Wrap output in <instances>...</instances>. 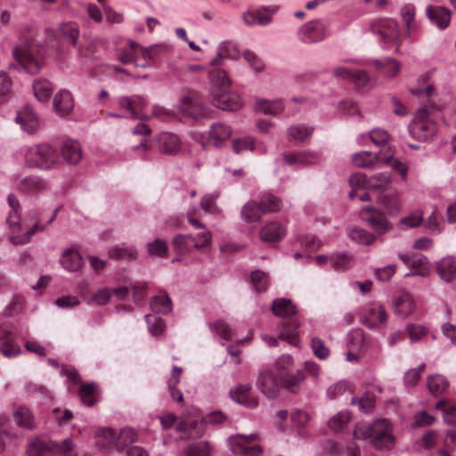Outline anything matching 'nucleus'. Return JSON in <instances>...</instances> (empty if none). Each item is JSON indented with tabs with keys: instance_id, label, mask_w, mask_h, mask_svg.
Returning a JSON list of instances; mask_svg holds the SVG:
<instances>
[{
	"instance_id": "f257e3e1",
	"label": "nucleus",
	"mask_w": 456,
	"mask_h": 456,
	"mask_svg": "<svg viewBox=\"0 0 456 456\" xmlns=\"http://www.w3.org/2000/svg\"><path fill=\"white\" fill-rule=\"evenodd\" d=\"M209 77L211 81L210 96L213 105L223 110L235 111L240 110L242 102L240 95L228 91L231 81L226 71L223 69L210 70Z\"/></svg>"
},
{
	"instance_id": "f03ea898",
	"label": "nucleus",
	"mask_w": 456,
	"mask_h": 456,
	"mask_svg": "<svg viewBox=\"0 0 456 456\" xmlns=\"http://www.w3.org/2000/svg\"><path fill=\"white\" fill-rule=\"evenodd\" d=\"M354 436L358 440L369 439L374 447L380 450H391L395 446L390 422L385 419H377L371 425L357 424Z\"/></svg>"
},
{
	"instance_id": "7ed1b4c3",
	"label": "nucleus",
	"mask_w": 456,
	"mask_h": 456,
	"mask_svg": "<svg viewBox=\"0 0 456 456\" xmlns=\"http://www.w3.org/2000/svg\"><path fill=\"white\" fill-rule=\"evenodd\" d=\"M256 386L267 398H277L285 387V366L282 361L259 371Z\"/></svg>"
},
{
	"instance_id": "20e7f679",
	"label": "nucleus",
	"mask_w": 456,
	"mask_h": 456,
	"mask_svg": "<svg viewBox=\"0 0 456 456\" xmlns=\"http://www.w3.org/2000/svg\"><path fill=\"white\" fill-rule=\"evenodd\" d=\"M8 205L12 208V211L10 212L7 223L10 229V236L9 240L13 245H23L28 243L32 235L37 231H44L45 229L46 225H37L34 224L30 229L26 231L25 232L21 233V224L20 222V216L18 214V209L20 208V203L17 199V197L11 193L9 194L7 198Z\"/></svg>"
},
{
	"instance_id": "39448f33",
	"label": "nucleus",
	"mask_w": 456,
	"mask_h": 456,
	"mask_svg": "<svg viewBox=\"0 0 456 456\" xmlns=\"http://www.w3.org/2000/svg\"><path fill=\"white\" fill-rule=\"evenodd\" d=\"M59 163L57 152L47 143L32 145L25 153V164L31 168L50 170L55 168Z\"/></svg>"
},
{
	"instance_id": "423d86ee",
	"label": "nucleus",
	"mask_w": 456,
	"mask_h": 456,
	"mask_svg": "<svg viewBox=\"0 0 456 456\" xmlns=\"http://www.w3.org/2000/svg\"><path fill=\"white\" fill-rule=\"evenodd\" d=\"M436 108L434 106L419 109L411 123L409 125V132L412 138L419 141H428L436 133V125L434 121V114Z\"/></svg>"
},
{
	"instance_id": "0eeeda50",
	"label": "nucleus",
	"mask_w": 456,
	"mask_h": 456,
	"mask_svg": "<svg viewBox=\"0 0 456 456\" xmlns=\"http://www.w3.org/2000/svg\"><path fill=\"white\" fill-rule=\"evenodd\" d=\"M28 456H77V453L71 438L65 439L61 444L43 439H35L27 448Z\"/></svg>"
},
{
	"instance_id": "6e6552de",
	"label": "nucleus",
	"mask_w": 456,
	"mask_h": 456,
	"mask_svg": "<svg viewBox=\"0 0 456 456\" xmlns=\"http://www.w3.org/2000/svg\"><path fill=\"white\" fill-rule=\"evenodd\" d=\"M13 55L21 67L30 74L37 73L43 65V55L39 46L32 42H26L13 50Z\"/></svg>"
},
{
	"instance_id": "1a4fd4ad",
	"label": "nucleus",
	"mask_w": 456,
	"mask_h": 456,
	"mask_svg": "<svg viewBox=\"0 0 456 456\" xmlns=\"http://www.w3.org/2000/svg\"><path fill=\"white\" fill-rule=\"evenodd\" d=\"M260 436L256 433L250 435L238 434L228 438L230 450L242 456H263V447L259 444Z\"/></svg>"
},
{
	"instance_id": "9d476101",
	"label": "nucleus",
	"mask_w": 456,
	"mask_h": 456,
	"mask_svg": "<svg viewBox=\"0 0 456 456\" xmlns=\"http://www.w3.org/2000/svg\"><path fill=\"white\" fill-rule=\"evenodd\" d=\"M280 7L277 5L261 6L256 10H248L242 13V20L246 26H267L273 17L278 12Z\"/></svg>"
},
{
	"instance_id": "9b49d317",
	"label": "nucleus",
	"mask_w": 456,
	"mask_h": 456,
	"mask_svg": "<svg viewBox=\"0 0 456 456\" xmlns=\"http://www.w3.org/2000/svg\"><path fill=\"white\" fill-rule=\"evenodd\" d=\"M372 31L379 34L385 45H396L400 44L401 33L396 20L384 19L372 27Z\"/></svg>"
},
{
	"instance_id": "f8f14e48",
	"label": "nucleus",
	"mask_w": 456,
	"mask_h": 456,
	"mask_svg": "<svg viewBox=\"0 0 456 456\" xmlns=\"http://www.w3.org/2000/svg\"><path fill=\"white\" fill-rule=\"evenodd\" d=\"M328 36L323 21L315 20L303 25L298 30L299 39L306 44L319 42Z\"/></svg>"
},
{
	"instance_id": "ddd939ff",
	"label": "nucleus",
	"mask_w": 456,
	"mask_h": 456,
	"mask_svg": "<svg viewBox=\"0 0 456 456\" xmlns=\"http://www.w3.org/2000/svg\"><path fill=\"white\" fill-rule=\"evenodd\" d=\"M387 314L385 308L378 303H370L362 311V323L370 329H376L385 324Z\"/></svg>"
},
{
	"instance_id": "4468645a",
	"label": "nucleus",
	"mask_w": 456,
	"mask_h": 456,
	"mask_svg": "<svg viewBox=\"0 0 456 456\" xmlns=\"http://www.w3.org/2000/svg\"><path fill=\"white\" fill-rule=\"evenodd\" d=\"M360 216L379 234H383L392 229V224L379 216L371 207L363 208L360 213Z\"/></svg>"
},
{
	"instance_id": "2eb2a0df",
	"label": "nucleus",
	"mask_w": 456,
	"mask_h": 456,
	"mask_svg": "<svg viewBox=\"0 0 456 456\" xmlns=\"http://www.w3.org/2000/svg\"><path fill=\"white\" fill-rule=\"evenodd\" d=\"M15 120L20 124L21 129L28 134L36 133L40 126L38 117L29 105H26L17 113Z\"/></svg>"
},
{
	"instance_id": "dca6fc26",
	"label": "nucleus",
	"mask_w": 456,
	"mask_h": 456,
	"mask_svg": "<svg viewBox=\"0 0 456 456\" xmlns=\"http://www.w3.org/2000/svg\"><path fill=\"white\" fill-rule=\"evenodd\" d=\"M118 105L129 112L131 118L139 119L142 118L140 114L146 106V101L139 94L122 96L118 99Z\"/></svg>"
},
{
	"instance_id": "f3484780",
	"label": "nucleus",
	"mask_w": 456,
	"mask_h": 456,
	"mask_svg": "<svg viewBox=\"0 0 456 456\" xmlns=\"http://www.w3.org/2000/svg\"><path fill=\"white\" fill-rule=\"evenodd\" d=\"M230 126L222 122L214 123L208 132V142L216 148H221L232 137Z\"/></svg>"
},
{
	"instance_id": "a211bd4d",
	"label": "nucleus",
	"mask_w": 456,
	"mask_h": 456,
	"mask_svg": "<svg viewBox=\"0 0 456 456\" xmlns=\"http://www.w3.org/2000/svg\"><path fill=\"white\" fill-rule=\"evenodd\" d=\"M287 343L299 347L300 339L298 337V333L296 331H289L290 329L293 330H297L300 326V322L297 318H291L292 316L297 314V306L292 304V302L287 299Z\"/></svg>"
},
{
	"instance_id": "6ab92c4d",
	"label": "nucleus",
	"mask_w": 456,
	"mask_h": 456,
	"mask_svg": "<svg viewBox=\"0 0 456 456\" xmlns=\"http://www.w3.org/2000/svg\"><path fill=\"white\" fill-rule=\"evenodd\" d=\"M394 307L396 315L406 318L415 311L416 304L410 293L401 291L394 297Z\"/></svg>"
},
{
	"instance_id": "aec40b11",
	"label": "nucleus",
	"mask_w": 456,
	"mask_h": 456,
	"mask_svg": "<svg viewBox=\"0 0 456 456\" xmlns=\"http://www.w3.org/2000/svg\"><path fill=\"white\" fill-rule=\"evenodd\" d=\"M53 107L60 117H65L74 109V99L68 90H60L53 97Z\"/></svg>"
},
{
	"instance_id": "412c9836",
	"label": "nucleus",
	"mask_w": 456,
	"mask_h": 456,
	"mask_svg": "<svg viewBox=\"0 0 456 456\" xmlns=\"http://www.w3.org/2000/svg\"><path fill=\"white\" fill-rule=\"evenodd\" d=\"M156 144L159 152L167 155H175L181 149V142L177 135L170 133H162L156 138Z\"/></svg>"
},
{
	"instance_id": "4be33fe9",
	"label": "nucleus",
	"mask_w": 456,
	"mask_h": 456,
	"mask_svg": "<svg viewBox=\"0 0 456 456\" xmlns=\"http://www.w3.org/2000/svg\"><path fill=\"white\" fill-rule=\"evenodd\" d=\"M426 14L429 20L441 30L450 25L452 13L445 7L429 5L426 8Z\"/></svg>"
},
{
	"instance_id": "5701e85b",
	"label": "nucleus",
	"mask_w": 456,
	"mask_h": 456,
	"mask_svg": "<svg viewBox=\"0 0 456 456\" xmlns=\"http://www.w3.org/2000/svg\"><path fill=\"white\" fill-rule=\"evenodd\" d=\"M251 386L249 384H240L231 389L229 394L231 398L239 404L249 408L257 406L258 401L251 395Z\"/></svg>"
},
{
	"instance_id": "b1692460",
	"label": "nucleus",
	"mask_w": 456,
	"mask_h": 456,
	"mask_svg": "<svg viewBox=\"0 0 456 456\" xmlns=\"http://www.w3.org/2000/svg\"><path fill=\"white\" fill-rule=\"evenodd\" d=\"M379 203L384 212L390 216H396L402 208L401 198L397 191L383 192L379 197Z\"/></svg>"
},
{
	"instance_id": "393cba45",
	"label": "nucleus",
	"mask_w": 456,
	"mask_h": 456,
	"mask_svg": "<svg viewBox=\"0 0 456 456\" xmlns=\"http://www.w3.org/2000/svg\"><path fill=\"white\" fill-rule=\"evenodd\" d=\"M158 46H151L149 48L143 47L135 42H132V50H136V60H134V65L143 69H147L151 66L153 61L157 57Z\"/></svg>"
},
{
	"instance_id": "a878e982",
	"label": "nucleus",
	"mask_w": 456,
	"mask_h": 456,
	"mask_svg": "<svg viewBox=\"0 0 456 456\" xmlns=\"http://www.w3.org/2000/svg\"><path fill=\"white\" fill-rule=\"evenodd\" d=\"M61 154L62 159L69 165H77L82 159V149L78 142L68 139L61 147Z\"/></svg>"
},
{
	"instance_id": "bb28decb",
	"label": "nucleus",
	"mask_w": 456,
	"mask_h": 456,
	"mask_svg": "<svg viewBox=\"0 0 456 456\" xmlns=\"http://www.w3.org/2000/svg\"><path fill=\"white\" fill-rule=\"evenodd\" d=\"M96 445L102 452L109 453L117 448V433L112 428H100L95 432Z\"/></svg>"
},
{
	"instance_id": "cd10ccee",
	"label": "nucleus",
	"mask_w": 456,
	"mask_h": 456,
	"mask_svg": "<svg viewBox=\"0 0 456 456\" xmlns=\"http://www.w3.org/2000/svg\"><path fill=\"white\" fill-rule=\"evenodd\" d=\"M436 272L444 281H452L456 278V258L446 256L439 260L436 264Z\"/></svg>"
},
{
	"instance_id": "c85d7f7f",
	"label": "nucleus",
	"mask_w": 456,
	"mask_h": 456,
	"mask_svg": "<svg viewBox=\"0 0 456 456\" xmlns=\"http://www.w3.org/2000/svg\"><path fill=\"white\" fill-rule=\"evenodd\" d=\"M179 110L184 115L197 118L203 114L204 108L199 99L191 96H184L177 105Z\"/></svg>"
},
{
	"instance_id": "c756f323",
	"label": "nucleus",
	"mask_w": 456,
	"mask_h": 456,
	"mask_svg": "<svg viewBox=\"0 0 456 456\" xmlns=\"http://www.w3.org/2000/svg\"><path fill=\"white\" fill-rule=\"evenodd\" d=\"M16 187L26 193H37L45 188V182L39 176L31 175L18 180Z\"/></svg>"
},
{
	"instance_id": "7c9ffc66",
	"label": "nucleus",
	"mask_w": 456,
	"mask_h": 456,
	"mask_svg": "<svg viewBox=\"0 0 456 456\" xmlns=\"http://www.w3.org/2000/svg\"><path fill=\"white\" fill-rule=\"evenodd\" d=\"M61 264L63 268L69 272L78 271L82 265V256L78 251L75 249H66L61 256Z\"/></svg>"
},
{
	"instance_id": "2f4dec72",
	"label": "nucleus",
	"mask_w": 456,
	"mask_h": 456,
	"mask_svg": "<svg viewBox=\"0 0 456 456\" xmlns=\"http://www.w3.org/2000/svg\"><path fill=\"white\" fill-rule=\"evenodd\" d=\"M110 258L120 261H134L137 258L138 252L134 246H114L109 249Z\"/></svg>"
},
{
	"instance_id": "473e14b6",
	"label": "nucleus",
	"mask_w": 456,
	"mask_h": 456,
	"mask_svg": "<svg viewBox=\"0 0 456 456\" xmlns=\"http://www.w3.org/2000/svg\"><path fill=\"white\" fill-rule=\"evenodd\" d=\"M262 214L260 206L256 200H248L240 210L241 219L248 224L260 221Z\"/></svg>"
},
{
	"instance_id": "72a5a7b5",
	"label": "nucleus",
	"mask_w": 456,
	"mask_h": 456,
	"mask_svg": "<svg viewBox=\"0 0 456 456\" xmlns=\"http://www.w3.org/2000/svg\"><path fill=\"white\" fill-rule=\"evenodd\" d=\"M33 90L37 101L45 102L52 96L53 86L49 80L45 78H37L34 81Z\"/></svg>"
},
{
	"instance_id": "f704fd0d",
	"label": "nucleus",
	"mask_w": 456,
	"mask_h": 456,
	"mask_svg": "<svg viewBox=\"0 0 456 456\" xmlns=\"http://www.w3.org/2000/svg\"><path fill=\"white\" fill-rule=\"evenodd\" d=\"M321 158L318 153L301 151L297 153L287 154V164L295 165H311L320 161Z\"/></svg>"
},
{
	"instance_id": "c9c22d12",
	"label": "nucleus",
	"mask_w": 456,
	"mask_h": 456,
	"mask_svg": "<svg viewBox=\"0 0 456 456\" xmlns=\"http://www.w3.org/2000/svg\"><path fill=\"white\" fill-rule=\"evenodd\" d=\"M347 235L353 241L365 246H370L376 240L374 234L357 226L349 227Z\"/></svg>"
},
{
	"instance_id": "e433bc0d",
	"label": "nucleus",
	"mask_w": 456,
	"mask_h": 456,
	"mask_svg": "<svg viewBox=\"0 0 456 456\" xmlns=\"http://www.w3.org/2000/svg\"><path fill=\"white\" fill-rule=\"evenodd\" d=\"M151 308L153 312L167 314L172 311V301L166 292H160L151 298Z\"/></svg>"
},
{
	"instance_id": "4c0bfd02",
	"label": "nucleus",
	"mask_w": 456,
	"mask_h": 456,
	"mask_svg": "<svg viewBox=\"0 0 456 456\" xmlns=\"http://www.w3.org/2000/svg\"><path fill=\"white\" fill-rule=\"evenodd\" d=\"M427 386L432 395H439L448 389L449 381L443 375L434 374L428 378Z\"/></svg>"
},
{
	"instance_id": "58836bf2",
	"label": "nucleus",
	"mask_w": 456,
	"mask_h": 456,
	"mask_svg": "<svg viewBox=\"0 0 456 456\" xmlns=\"http://www.w3.org/2000/svg\"><path fill=\"white\" fill-rule=\"evenodd\" d=\"M212 447L208 441H195L184 448L185 456H211Z\"/></svg>"
},
{
	"instance_id": "ea45409f",
	"label": "nucleus",
	"mask_w": 456,
	"mask_h": 456,
	"mask_svg": "<svg viewBox=\"0 0 456 456\" xmlns=\"http://www.w3.org/2000/svg\"><path fill=\"white\" fill-rule=\"evenodd\" d=\"M172 246L180 255L187 254L196 248L193 237L184 234H177L172 241Z\"/></svg>"
},
{
	"instance_id": "a19ab883",
	"label": "nucleus",
	"mask_w": 456,
	"mask_h": 456,
	"mask_svg": "<svg viewBox=\"0 0 456 456\" xmlns=\"http://www.w3.org/2000/svg\"><path fill=\"white\" fill-rule=\"evenodd\" d=\"M182 372V369L174 366L171 373L170 379L167 380V386L170 393V396L174 401H176L179 403L183 402V393L176 388V386L180 382V375Z\"/></svg>"
},
{
	"instance_id": "79ce46f5",
	"label": "nucleus",
	"mask_w": 456,
	"mask_h": 456,
	"mask_svg": "<svg viewBox=\"0 0 456 456\" xmlns=\"http://www.w3.org/2000/svg\"><path fill=\"white\" fill-rule=\"evenodd\" d=\"M258 204L263 214L277 212L282 207L281 200L271 193L262 195Z\"/></svg>"
},
{
	"instance_id": "37998d69",
	"label": "nucleus",
	"mask_w": 456,
	"mask_h": 456,
	"mask_svg": "<svg viewBox=\"0 0 456 456\" xmlns=\"http://www.w3.org/2000/svg\"><path fill=\"white\" fill-rule=\"evenodd\" d=\"M375 65L385 76L389 77H395L401 69V64L393 58L376 60Z\"/></svg>"
},
{
	"instance_id": "c03bdc74",
	"label": "nucleus",
	"mask_w": 456,
	"mask_h": 456,
	"mask_svg": "<svg viewBox=\"0 0 456 456\" xmlns=\"http://www.w3.org/2000/svg\"><path fill=\"white\" fill-rule=\"evenodd\" d=\"M282 235V226L277 222H271L264 226L260 231V237L263 240L274 242L281 239Z\"/></svg>"
},
{
	"instance_id": "a18cd8bd",
	"label": "nucleus",
	"mask_w": 456,
	"mask_h": 456,
	"mask_svg": "<svg viewBox=\"0 0 456 456\" xmlns=\"http://www.w3.org/2000/svg\"><path fill=\"white\" fill-rule=\"evenodd\" d=\"M409 266L411 271L406 273V276L418 275L426 277L430 273L429 264L425 256H412V261Z\"/></svg>"
},
{
	"instance_id": "49530a36",
	"label": "nucleus",
	"mask_w": 456,
	"mask_h": 456,
	"mask_svg": "<svg viewBox=\"0 0 456 456\" xmlns=\"http://www.w3.org/2000/svg\"><path fill=\"white\" fill-rule=\"evenodd\" d=\"M379 157L376 153L369 151H362L356 152L352 156V162L355 167H369L374 165Z\"/></svg>"
},
{
	"instance_id": "de8ad7c7",
	"label": "nucleus",
	"mask_w": 456,
	"mask_h": 456,
	"mask_svg": "<svg viewBox=\"0 0 456 456\" xmlns=\"http://www.w3.org/2000/svg\"><path fill=\"white\" fill-rule=\"evenodd\" d=\"M313 132L314 128L312 126L296 125L289 127L287 135L290 140L304 142L311 137Z\"/></svg>"
},
{
	"instance_id": "09e8293b",
	"label": "nucleus",
	"mask_w": 456,
	"mask_h": 456,
	"mask_svg": "<svg viewBox=\"0 0 456 456\" xmlns=\"http://www.w3.org/2000/svg\"><path fill=\"white\" fill-rule=\"evenodd\" d=\"M283 110L281 101L259 100L256 103V110L265 115H274Z\"/></svg>"
},
{
	"instance_id": "8fccbe9b",
	"label": "nucleus",
	"mask_w": 456,
	"mask_h": 456,
	"mask_svg": "<svg viewBox=\"0 0 456 456\" xmlns=\"http://www.w3.org/2000/svg\"><path fill=\"white\" fill-rule=\"evenodd\" d=\"M330 262L335 270L345 271L353 266L354 257L347 253H338L330 256Z\"/></svg>"
},
{
	"instance_id": "3c124183",
	"label": "nucleus",
	"mask_w": 456,
	"mask_h": 456,
	"mask_svg": "<svg viewBox=\"0 0 456 456\" xmlns=\"http://www.w3.org/2000/svg\"><path fill=\"white\" fill-rule=\"evenodd\" d=\"M370 179H368L366 175L362 173H355L352 175L349 178V183L352 187V190L348 194L349 198L354 199L355 197L356 191L359 190L370 188Z\"/></svg>"
},
{
	"instance_id": "603ef678",
	"label": "nucleus",
	"mask_w": 456,
	"mask_h": 456,
	"mask_svg": "<svg viewBox=\"0 0 456 456\" xmlns=\"http://www.w3.org/2000/svg\"><path fill=\"white\" fill-rule=\"evenodd\" d=\"M13 419L21 428H32L34 427V418L26 407H19L13 413Z\"/></svg>"
},
{
	"instance_id": "864d4df0",
	"label": "nucleus",
	"mask_w": 456,
	"mask_h": 456,
	"mask_svg": "<svg viewBox=\"0 0 456 456\" xmlns=\"http://www.w3.org/2000/svg\"><path fill=\"white\" fill-rule=\"evenodd\" d=\"M350 419L349 412L341 411L331 417L328 422V426L335 432L342 431Z\"/></svg>"
},
{
	"instance_id": "5fc2aeb1",
	"label": "nucleus",
	"mask_w": 456,
	"mask_h": 456,
	"mask_svg": "<svg viewBox=\"0 0 456 456\" xmlns=\"http://www.w3.org/2000/svg\"><path fill=\"white\" fill-rule=\"evenodd\" d=\"M251 282L256 292H263L267 289L270 278L266 273L256 270L251 273Z\"/></svg>"
},
{
	"instance_id": "6e6d98bb",
	"label": "nucleus",
	"mask_w": 456,
	"mask_h": 456,
	"mask_svg": "<svg viewBox=\"0 0 456 456\" xmlns=\"http://www.w3.org/2000/svg\"><path fill=\"white\" fill-rule=\"evenodd\" d=\"M60 31L62 37L70 41L73 45L77 44L79 37L78 26L74 22H63L60 25Z\"/></svg>"
},
{
	"instance_id": "4d7b16f0",
	"label": "nucleus",
	"mask_w": 456,
	"mask_h": 456,
	"mask_svg": "<svg viewBox=\"0 0 456 456\" xmlns=\"http://www.w3.org/2000/svg\"><path fill=\"white\" fill-rule=\"evenodd\" d=\"M401 16L405 23L406 36L411 37V30L414 28V16H415V7L414 5L408 4H405L401 9Z\"/></svg>"
},
{
	"instance_id": "13d9d810",
	"label": "nucleus",
	"mask_w": 456,
	"mask_h": 456,
	"mask_svg": "<svg viewBox=\"0 0 456 456\" xmlns=\"http://www.w3.org/2000/svg\"><path fill=\"white\" fill-rule=\"evenodd\" d=\"M381 159L391 168L396 171L401 175L403 181H407L408 167L404 163L392 156H384L381 158Z\"/></svg>"
},
{
	"instance_id": "bf43d9fd",
	"label": "nucleus",
	"mask_w": 456,
	"mask_h": 456,
	"mask_svg": "<svg viewBox=\"0 0 456 456\" xmlns=\"http://www.w3.org/2000/svg\"><path fill=\"white\" fill-rule=\"evenodd\" d=\"M423 224V212L416 210L408 216L401 218L399 224L405 228H417Z\"/></svg>"
},
{
	"instance_id": "052dcab7",
	"label": "nucleus",
	"mask_w": 456,
	"mask_h": 456,
	"mask_svg": "<svg viewBox=\"0 0 456 456\" xmlns=\"http://www.w3.org/2000/svg\"><path fill=\"white\" fill-rule=\"evenodd\" d=\"M145 320L148 325V330L152 335H159L162 333L166 328L164 321L156 314H146Z\"/></svg>"
},
{
	"instance_id": "680f3d73",
	"label": "nucleus",
	"mask_w": 456,
	"mask_h": 456,
	"mask_svg": "<svg viewBox=\"0 0 456 456\" xmlns=\"http://www.w3.org/2000/svg\"><path fill=\"white\" fill-rule=\"evenodd\" d=\"M255 148V140L250 136L238 138L232 142V149L235 153H241L247 151H252Z\"/></svg>"
},
{
	"instance_id": "e2e57ef3",
	"label": "nucleus",
	"mask_w": 456,
	"mask_h": 456,
	"mask_svg": "<svg viewBox=\"0 0 456 456\" xmlns=\"http://www.w3.org/2000/svg\"><path fill=\"white\" fill-rule=\"evenodd\" d=\"M136 434L131 428H123L119 434H117V448L122 450L127 444L133 443L135 440Z\"/></svg>"
},
{
	"instance_id": "0e129e2a",
	"label": "nucleus",
	"mask_w": 456,
	"mask_h": 456,
	"mask_svg": "<svg viewBox=\"0 0 456 456\" xmlns=\"http://www.w3.org/2000/svg\"><path fill=\"white\" fill-rule=\"evenodd\" d=\"M148 253L151 256H158L163 257L167 255V244L165 240L156 239L152 242L147 244Z\"/></svg>"
},
{
	"instance_id": "69168bd1",
	"label": "nucleus",
	"mask_w": 456,
	"mask_h": 456,
	"mask_svg": "<svg viewBox=\"0 0 456 456\" xmlns=\"http://www.w3.org/2000/svg\"><path fill=\"white\" fill-rule=\"evenodd\" d=\"M371 142L377 146H385L390 140L389 134L381 128H374L370 132Z\"/></svg>"
},
{
	"instance_id": "338daca9",
	"label": "nucleus",
	"mask_w": 456,
	"mask_h": 456,
	"mask_svg": "<svg viewBox=\"0 0 456 456\" xmlns=\"http://www.w3.org/2000/svg\"><path fill=\"white\" fill-rule=\"evenodd\" d=\"M358 88H367L370 86V77L364 71L361 69L354 70L350 79Z\"/></svg>"
},
{
	"instance_id": "774afa93",
	"label": "nucleus",
	"mask_w": 456,
	"mask_h": 456,
	"mask_svg": "<svg viewBox=\"0 0 456 456\" xmlns=\"http://www.w3.org/2000/svg\"><path fill=\"white\" fill-rule=\"evenodd\" d=\"M243 57L255 72H261L264 69L262 60L253 52L247 50L243 53Z\"/></svg>"
}]
</instances>
